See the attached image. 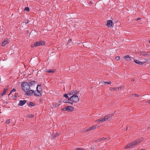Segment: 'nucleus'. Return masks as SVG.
<instances>
[{
	"label": "nucleus",
	"instance_id": "nucleus-19",
	"mask_svg": "<svg viewBox=\"0 0 150 150\" xmlns=\"http://www.w3.org/2000/svg\"><path fill=\"white\" fill-rule=\"evenodd\" d=\"M110 89L112 91H117V88L110 87Z\"/></svg>",
	"mask_w": 150,
	"mask_h": 150
},
{
	"label": "nucleus",
	"instance_id": "nucleus-7",
	"mask_svg": "<svg viewBox=\"0 0 150 150\" xmlns=\"http://www.w3.org/2000/svg\"><path fill=\"white\" fill-rule=\"evenodd\" d=\"M25 95L28 96H32L33 93H34V91L32 90H29L26 92Z\"/></svg>",
	"mask_w": 150,
	"mask_h": 150
},
{
	"label": "nucleus",
	"instance_id": "nucleus-21",
	"mask_svg": "<svg viewBox=\"0 0 150 150\" xmlns=\"http://www.w3.org/2000/svg\"><path fill=\"white\" fill-rule=\"evenodd\" d=\"M68 95H69V93L67 94H64V97L68 99V100H70V99H69L70 98H69V96H68Z\"/></svg>",
	"mask_w": 150,
	"mask_h": 150
},
{
	"label": "nucleus",
	"instance_id": "nucleus-17",
	"mask_svg": "<svg viewBox=\"0 0 150 150\" xmlns=\"http://www.w3.org/2000/svg\"><path fill=\"white\" fill-rule=\"evenodd\" d=\"M55 71V70L54 69H49V70H47V72L51 74H53L54 72Z\"/></svg>",
	"mask_w": 150,
	"mask_h": 150
},
{
	"label": "nucleus",
	"instance_id": "nucleus-1",
	"mask_svg": "<svg viewBox=\"0 0 150 150\" xmlns=\"http://www.w3.org/2000/svg\"><path fill=\"white\" fill-rule=\"evenodd\" d=\"M79 92V91H73L69 93V95H72L69 98L70 100L76 103L78 102L79 100V98L77 96V94Z\"/></svg>",
	"mask_w": 150,
	"mask_h": 150
},
{
	"label": "nucleus",
	"instance_id": "nucleus-20",
	"mask_svg": "<svg viewBox=\"0 0 150 150\" xmlns=\"http://www.w3.org/2000/svg\"><path fill=\"white\" fill-rule=\"evenodd\" d=\"M101 83L102 84H111V82H107V81H103L101 82Z\"/></svg>",
	"mask_w": 150,
	"mask_h": 150
},
{
	"label": "nucleus",
	"instance_id": "nucleus-40",
	"mask_svg": "<svg viewBox=\"0 0 150 150\" xmlns=\"http://www.w3.org/2000/svg\"><path fill=\"white\" fill-rule=\"evenodd\" d=\"M28 23V21H25V23L26 24H27V23Z\"/></svg>",
	"mask_w": 150,
	"mask_h": 150
},
{
	"label": "nucleus",
	"instance_id": "nucleus-42",
	"mask_svg": "<svg viewBox=\"0 0 150 150\" xmlns=\"http://www.w3.org/2000/svg\"><path fill=\"white\" fill-rule=\"evenodd\" d=\"M148 103L150 104V100L148 101Z\"/></svg>",
	"mask_w": 150,
	"mask_h": 150
},
{
	"label": "nucleus",
	"instance_id": "nucleus-6",
	"mask_svg": "<svg viewBox=\"0 0 150 150\" xmlns=\"http://www.w3.org/2000/svg\"><path fill=\"white\" fill-rule=\"evenodd\" d=\"M111 115H107L105 116L104 118H102V121H106L110 120L111 119Z\"/></svg>",
	"mask_w": 150,
	"mask_h": 150
},
{
	"label": "nucleus",
	"instance_id": "nucleus-32",
	"mask_svg": "<svg viewBox=\"0 0 150 150\" xmlns=\"http://www.w3.org/2000/svg\"><path fill=\"white\" fill-rule=\"evenodd\" d=\"M133 96L134 97H138L139 96L136 94H132Z\"/></svg>",
	"mask_w": 150,
	"mask_h": 150
},
{
	"label": "nucleus",
	"instance_id": "nucleus-31",
	"mask_svg": "<svg viewBox=\"0 0 150 150\" xmlns=\"http://www.w3.org/2000/svg\"><path fill=\"white\" fill-rule=\"evenodd\" d=\"M62 100H60L58 101L57 102V103H58L59 104V105L61 104V103H62Z\"/></svg>",
	"mask_w": 150,
	"mask_h": 150
},
{
	"label": "nucleus",
	"instance_id": "nucleus-37",
	"mask_svg": "<svg viewBox=\"0 0 150 150\" xmlns=\"http://www.w3.org/2000/svg\"><path fill=\"white\" fill-rule=\"evenodd\" d=\"M96 141L97 142H99L101 141V140H100V139H98L97 140H96Z\"/></svg>",
	"mask_w": 150,
	"mask_h": 150
},
{
	"label": "nucleus",
	"instance_id": "nucleus-15",
	"mask_svg": "<svg viewBox=\"0 0 150 150\" xmlns=\"http://www.w3.org/2000/svg\"><path fill=\"white\" fill-rule=\"evenodd\" d=\"M124 58H125L127 60H131L130 57L128 55L125 56Z\"/></svg>",
	"mask_w": 150,
	"mask_h": 150
},
{
	"label": "nucleus",
	"instance_id": "nucleus-34",
	"mask_svg": "<svg viewBox=\"0 0 150 150\" xmlns=\"http://www.w3.org/2000/svg\"><path fill=\"white\" fill-rule=\"evenodd\" d=\"M6 122L7 123L9 124L10 123V119H8L6 120Z\"/></svg>",
	"mask_w": 150,
	"mask_h": 150
},
{
	"label": "nucleus",
	"instance_id": "nucleus-26",
	"mask_svg": "<svg viewBox=\"0 0 150 150\" xmlns=\"http://www.w3.org/2000/svg\"><path fill=\"white\" fill-rule=\"evenodd\" d=\"M25 10H26L27 11H30L29 8L28 7H25Z\"/></svg>",
	"mask_w": 150,
	"mask_h": 150
},
{
	"label": "nucleus",
	"instance_id": "nucleus-30",
	"mask_svg": "<svg viewBox=\"0 0 150 150\" xmlns=\"http://www.w3.org/2000/svg\"><path fill=\"white\" fill-rule=\"evenodd\" d=\"M120 57L119 56H117L115 57V59L116 60H118L119 59Z\"/></svg>",
	"mask_w": 150,
	"mask_h": 150
},
{
	"label": "nucleus",
	"instance_id": "nucleus-29",
	"mask_svg": "<svg viewBox=\"0 0 150 150\" xmlns=\"http://www.w3.org/2000/svg\"><path fill=\"white\" fill-rule=\"evenodd\" d=\"M107 139V138H105V137H102V138H101L100 139V140H101V141H102V140H105L106 139Z\"/></svg>",
	"mask_w": 150,
	"mask_h": 150
},
{
	"label": "nucleus",
	"instance_id": "nucleus-46",
	"mask_svg": "<svg viewBox=\"0 0 150 150\" xmlns=\"http://www.w3.org/2000/svg\"><path fill=\"white\" fill-rule=\"evenodd\" d=\"M149 42L150 44V40L149 41Z\"/></svg>",
	"mask_w": 150,
	"mask_h": 150
},
{
	"label": "nucleus",
	"instance_id": "nucleus-2",
	"mask_svg": "<svg viewBox=\"0 0 150 150\" xmlns=\"http://www.w3.org/2000/svg\"><path fill=\"white\" fill-rule=\"evenodd\" d=\"M143 139L142 138L138 139H137L127 144L124 147V149H127L128 148H133L134 146L141 142L143 140Z\"/></svg>",
	"mask_w": 150,
	"mask_h": 150
},
{
	"label": "nucleus",
	"instance_id": "nucleus-23",
	"mask_svg": "<svg viewBox=\"0 0 150 150\" xmlns=\"http://www.w3.org/2000/svg\"><path fill=\"white\" fill-rule=\"evenodd\" d=\"M35 105V103H33L32 102H30L29 104V105H31L32 106H34Z\"/></svg>",
	"mask_w": 150,
	"mask_h": 150
},
{
	"label": "nucleus",
	"instance_id": "nucleus-25",
	"mask_svg": "<svg viewBox=\"0 0 150 150\" xmlns=\"http://www.w3.org/2000/svg\"><path fill=\"white\" fill-rule=\"evenodd\" d=\"M102 120V119L101 120L98 119L96 120V122H98L100 123V122H103Z\"/></svg>",
	"mask_w": 150,
	"mask_h": 150
},
{
	"label": "nucleus",
	"instance_id": "nucleus-9",
	"mask_svg": "<svg viewBox=\"0 0 150 150\" xmlns=\"http://www.w3.org/2000/svg\"><path fill=\"white\" fill-rule=\"evenodd\" d=\"M9 39H6L2 43V45L3 46H5L9 42Z\"/></svg>",
	"mask_w": 150,
	"mask_h": 150
},
{
	"label": "nucleus",
	"instance_id": "nucleus-45",
	"mask_svg": "<svg viewBox=\"0 0 150 150\" xmlns=\"http://www.w3.org/2000/svg\"><path fill=\"white\" fill-rule=\"evenodd\" d=\"M140 150H146L144 149H141Z\"/></svg>",
	"mask_w": 150,
	"mask_h": 150
},
{
	"label": "nucleus",
	"instance_id": "nucleus-27",
	"mask_svg": "<svg viewBox=\"0 0 150 150\" xmlns=\"http://www.w3.org/2000/svg\"><path fill=\"white\" fill-rule=\"evenodd\" d=\"M123 87H124V86H120V87H119L117 88V90H119L120 89H122V88H123Z\"/></svg>",
	"mask_w": 150,
	"mask_h": 150
},
{
	"label": "nucleus",
	"instance_id": "nucleus-8",
	"mask_svg": "<svg viewBox=\"0 0 150 150\" xmlns=\"http://www.w3.org/2000/svg\"><path fill=\"white\" fill-rule=\"evenodd\" d=\"M97 127V126H91L89 127H88L87 129L85 130V132H88L91 130L93 129H95Z\"/></svg>",
	"mask_w": 150,
	"mask_h": 150
},
{
	"label": "nucleus",
	"instance_id": "nucleus-47",
	"mask_svg": "<svg viewBox=\"0 0 150 150\" xmlns=\"http://www.w3.org/2000/svg\"><path fill=\"white\" fill-rule=\"evenodd\" d=\"M9 87V86H7V88Z\"/></svg>",
	"mask_w": 150,
	"mask_h": 150
},
{
	"label": "nucleus",
	"instance_id": "nucleus-10",
	"mask_svg": "<svg viewBox=\"0 0 150 150\" xmlns=\"http://www.w3.org/2000/svg\"><path fill=\"white\" fill-rule=\"evenodd\" d=\"M36 83V81H28V84L31 87L32 86L34 85Z\"/></svg>",
	"mask_w": 150,
	"mask_h": 150
},
{
	"label": "nucleus",
	"instance_id": "nucleus-39",
	"mask_svg": "<svg viewBox=\"0 0 150 150\" xmlns=\"http://www.w3.org/2000/svg\"><path fill=\"white\" fill-rule=\"evenodd\" d=\"M4 95L2 93H1L0 94V97Z\"/></svg>",
	"mask_w": 150,
	"mask_h": 150
},
{
	"label": "nucleus",
	"instance_id": "nucleus-41",
	"mask_svg": "<svg viewBox=\"0 0 150 150\" xmlns=\"http://www.w3.org/2000/svg\"><path fill=\"white\" fill-rule=\"evenodd\" d=\"M109 115H111V117H112V116H113L114 115V114H109Z\"/></svg>",
	"mask_w": 150,
	"mask_h": 150
},
{
	"label": "nucleus",
	"instance_id": "nucleus-44",
	"mask_svg": "<svg viewBox=\"0 0 150 150\" xmlns=\"http://www.w3.org/2000/svg\"><path fill=\"white\" fill-rule=\"evenodd\" d=\"M132 81H134V79H132V80H131Z\"/></svg>",
	"mask_w": 150,
	"mask_h": 150
},
{
	"label": "nucleus",
	"instance_id": "nucleus-14",
	"mask_svg": "<svg viewBox=\"0 0 150 150\" xmlns=\"http://www.w3.org/2000/svg\"><path fill=\"white\" fill-rule=\"evenodd\" d=\"M34 95L35 96H40L41 95V93L39 92H35L34 93Z\"/></svg>",
	"mask_w": 150,
	"mask_h": 150
},
{
	"label": "nucleus",
	"instance_id": "nucleus-5",
	"mask_svg": "<svg viewBox=\"0 0 150 150\" xmlns=\"http://www.w3.org/2000/svg\"><path fill=\"white\" fill-rule=\"evenodd\" d=\"M45 45V42L43 41H38L35 42L34 43V46H38L41 45Z\"/></svg>",
	"mask_w": 150,
	"mask_h": 150
},
{
	"label": "nucleus",
	"instance_id": "nucleus-3",
	"mask_svg": "<svg viewBox=\"0 0 150 150\" xmlns=\"http://www.w3.org/2000/svg\"><path fill=\"white\" fill-rule=\"evenodd\" d=\"M22 88L25 92L29 90L30 88V86L28 84V83L26 82H23L22 84Z\"/></svg>",
	"mask_w": 150,
	"mask_h": 150
},
{
	"label": "nucleus",
	"instance_id": "nucleus-16",
	"mask_svg": "<svg viewBox=\"0 0 150 150\" xmlns=\"http://www.w3.org/2000/svg\"><path fill=\"white\" fill-rule=\"evenodd\" d=\"M134 62L136 63L139 64V65H142V62H140L139 61L135 60H134Z\"/></svg>",
	"mask_w": 150,
	"mask_h": 150
},
{
	"label": "nucleus",
	"instance_id": "nucleus-22",
	"mask_svg": "<svg viewBox=\"0 0 150 150\" xmlns=\"http://www.w3.org/2000/svg\"><path fill=\"white\" fill-rule=\"evenodd\" d=\"M7 88H4V89L3 93H2L4 95L5 94L6 92L7 91Z\"/></svg>",
	"mask_w": 150,
	"mask_h": 150
},
{
	"label": "nucleus",
	"instance_id": "nucleus-18",
	"mask_svg": "<svg viewBox=\"0 0 150 150\" xmlns=\"http://www.w3.org/2000/svg\"><path fill=\"white\" fill-rule=\"evenodd\" d=\"M59 104L57 103H54L53 104V106L54 107H56L59 106Z\"/></svg>",
	"mask_w": 150,
	"mask_h": 150
},
{
	"label": "nucleus",
	"instance_id": "nucleus-38",
	"mask_svg": "<svg viewBox=\"0 0 150 150\" xmlns=\"http://www.w3.org/2000/svg\"><path fill=\"white\" fill-rule=\"evenodd\" d=\"M141 19V18H138L137 19V20L138 21L139 20H140Z\"/></svg>",
	"mask_w": 150,
	"mask_h": 150
},
{
	"label": "nucleus",
	"instance_id": "nucleus-11",
	"mask_svg": "<svg viewBox=\"0 0 150 150\" xmlns=\"http://www.w3.org/2000/svg\"><path fill=\"white\" fill-rule=\"evenodd\" d=\"M112 24V21L109 20L108 21L107 23V25L108 27H111Z\"/></svg>",
	"mask_w": 150,
	"mask_h": 150
},
{
	"label": "nucleus",
	"instance_id": "nucleus-4",
	"mask_svg": "<svg viewBox=\"0 0 150 150\" xmlns=\"http://www.w3.org/2000/svg\"><path fill=\"white\" fill-rule=\"evenodd\" d=\"M74 108L71 106H67L65 108L63 109L64 111L66 110L67 112H71L74 110Z\"/></svg>",
	"mask_w": 150,
	"mask_h": 150
},
{
	"label": "nucleus",
	"instance_id": "nucleus-43",
	"mask_svg": "<svg viewBox=\"0 0 150 150\" xmlns=\"http://www.w3.org/2000/svg\"><path fill=\"white\" fill-rule=\"evenodd\" d=\"M94 149V148L93 147L91 148V150H93Z\"/></svg>",
	"mask_w": 150,
	"mask_h": 150
},
{
	"label": "nucleus",
	"instance_id": "nucleus-35",
	"mask_svg": "<svg viewBox=\"0 0 150 150\" xmlns=\"http://www.w3.org/2000/svg\"><path fill=\"white\" fill-rule=\"evenodd\" d=\"M63 102L64 103H71L72 105V104H73V103H70V102H67L66 101H64V100L63 101Z\"/></svg>",
	"mask_w": 150,
	"mask_h": 150
},
{
	"label": "nucleus",
	"instance_id": "nucleus-13",
	"mask_svg": "<svg viewBox=\"0 0 150 150\" xmlns=\"http://www.w3.org/2000/svg\"><path fill=\"white\" fill-rule=\"evenodd\" d=\"M36 89L37 92H40L42 91V88L41 86L39 84L37 86Z\"/></svg>",
	"mask_w": 150,
	"mask_h": 150
},
{
	"label": "nucleus",
	"instance_id": "nucleus-28",
	"mask_svg": "<svg viewBox=\"0 0 150 150\" xmlns=\"http://www.w3.org/2000/svg\"><path fill=\"white\" fill-rule=\"evenodd\" d=\"M75 150H85V149L81 148H78L75 149Z\"/></svg>",
	"mask_w": 150,
	"mask_h": 150
},
{
	"label": "nucleus",
	"instance_id": "nucleus-36",
	"mask_svg": "<svg viewBox=\"0 0 150 150\" xmlns=\"http://www.w3.org/2000/svg\"><path fill=\"white\" fill-rule=\"evenodd\" d=\"M71 39H69L68 41L67 44L70 43L71 42Z\"/></svg>",
	"mask_w": 150,
	"mask_h": 150
},
{
	"label": "nucleus",
	"instance_id": "nucleus-24",
	"mask_svg": "<svg viewBox=\"0 0 150 150\" xmlns=\"http://www.w3.org/2000/svg\"><path fill=\"white\" fill-rule=\"evenodd\" d=\"M16 91V90L15 89H14V88H13L11 91L10 93L8 95H10V94H11V93L12 92H15Z\"/></svg>",
	"mask_w": 150,
	"mask_h": 150
},
{
	"label": "nucleus",
	"instance_id": "nucleus-33",
	"mask_svg": "<svg viewBox=\"0 0 150 150\" xmlns=\"http://www.w3.org/2000/svg\"><path fill=\"white\" fill-rule=\"evenodd\" d=\"M34 115L32 114L29 115H28V117L30 118L33 117H34Z\"/></svg>",
	"mask_w": 150,
	"mask_h": 150
},
{
	"label": "nucleus",
	"instance_id": "nucleus-12",
	"mask_svg": "<svg viewBox=\"0 0 150 150\" xmlns=\"http://www.w3.org/2000/svg\"><path fill=\"white\" fill-rule=\"evenodd\" d=\"M26 100H21L19 101L18 105L20 106H22L26 103Z\"/></svg>",
	"mask_w": 150,
	"mask_h": 150
}]
</instances>
